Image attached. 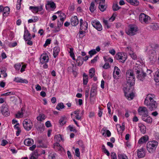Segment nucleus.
Instances as JSON below:
<instances>
[{
  "label": "nucleus",
  "instance_id": "nucleus-27",
  "mask_svg": "<svg viewBox=\"0 0 159 159\" xmlns=\"http://www.w3.org/2000/svg\"><path fill=\"white\" fill-rule=\"evenodd\" d=\"M116 127L118 132L120 131V133H122L125 129L124 124V123H122L121 125L117 124L116 125Z\"/></svg>",
  "mask_w": 159,
  "mask_h": 159
},
{
  "label": "nucleus",
  "instance_id": "nucleus-49",
  "mask_svg": "<svg viewBox=\"0 0 159 159\" xmlns=\"http://www.w3.org/2000/svg\"><path fill=\"white\" fill-rule=\"evenodd\" d=\"M65 106L63 105V104L62 103H58L57 107L56 108L58 110H60L61 109H63L64 108Z\"/></svg>",
  "mask_w": 159,
  "mask_h": 159
},
{
  "label": "nucleus",
  "instance_id": "nucleus-25",
  "mask_svg": "<svg viewBox=\"0 0 159 159\" xmlns=\"http://www.w3.org/2000/svg\"><path fill=\"white\" fill-rule=\"evenodd\" d=\"M148 139V137L147 136H144L139 140L138 143L139 144H141L143 143H146Z\"/></svg>",
  "mask_w": 159,
  "mask_h": 159
},
{
  "label": "nucleus",
  "instance_id": "nucleus-39",
  "mask_svg": "<svg viewBox=\"0 0 159 159\" xmlns=\"http://www.w3.org/2000/svg\"><path fill=\"white\" fill-rule=\"evenodd\" d=\"M96 7L95 6L94 2H92L89 7V10L91 12H93L96 10Z\"/></svg>",
  "mask_w": 159,
  "mask_h": 159
},
{
  "label": "nucleus",
  "instance_id": "nucleus-17",
  "mask_svg": "<svg viewBox=\"0 0 159 159\" xmlns=\"http://www.w3.org/2000/svg\"><path fill=\"white\" fill-rule=\"evenodd\" d=\"M71 24L73 26H76L79 23V20L76 16H72L71 19Z\"/></svg>",
  "mask_w": 159,
  "mask_h": 159
},
{
  "label": "nucleus",
  "instance_id": "nucleus-36",
  "mask_svg": "<svg viewBox=\"0 0 159 159\" xmlns=\"http://www.w3.org/2000/svg\"><path fill=\"white\" fill-rule=\"evenodd\" d=\"M54 148L56 150L58 151H61L63 149L62 147L60 145L59 143H56L54 144Z\"/></svg>",
  "mask_w": 159,
  "mask_h": 159
},
{
  "label": "nucleus",
  "instance_id": "nucleus-63",
  "mask_svg": "<svg viewBox=\"0 0 159 159\" xmlns=\"http://www.w3.org/2000/svg\"><path fill=\"white\" fill-rule=\"evenodd\" d=\"M130 56L134 60H136L137 59V57L136 54L133 52L129 54Z\"/></svg>",
  "mask_w": 159,
  "mask_h": 159
},
{
  "label": "nucleus",
  "instance_id": "nucleus-53",
  "mask_svg": "<svg viewBox=\"0 0 159 159\" xmlns=\"http://www.w3.org/2000/svg\"><path fill=\"white\" fill-rule=\"evenodd\" d=\"M151 47L152 48L157 49L159 48V45L156 43H153L151 44Z\"/></svg>",
  "mask_w": 159,
  "mask_h": 159
},
{
  "label": "nucleus",
  "instance_id": "nucleus-58",
  "mask_svg": "<svg viewBox=\"0 0 159 159\" xmlns=\"http://www.w3.org/2000/svg\"><path fill=\"white\" fill-rule=\"evenodd\" d=\"M21 66V65L20 63L16 64L14 65V67L16 70H19Z\"/></svg>",
  "mask_w": 159,
  "mask_h": 159
},
{
  "label": "nucleus",
  "instance_id": "nucleus-43",
  "mask_svg": "<svg viewBox=\"0 0 159 159\" xmlns=\"http://www.w3.org/2000/svg\"><path fill=\"white\" fill-rule=\"evenodd\" d=\"M118 159H128L127 156L123 153H119L118 154Z\"/></svg>",
  "mask_w": 159,
  "mask_h": 159
},
{
  "label": "nucleus",
  "instance_id": "nucleus-7",
  "mask_svg": "<svg viewBox=\"0 0 159 159\" xmlns=\"http://www.w3.org/2000/svg\"><path fill=\"white\" fill-rule=\"evenodd\" d=\"M116 58L117 60L122 63H124L127 58L126 54L124 52H118L116 55Z\"/></svg>",
  "mask_w": 159,
  "mask_h": 159
},
{
  "label": "nucleus",
  "instance_id": "nucleus-60",
  "mask_svg": "<svg viewBox=\"0 0 159 159\" xmlns=\"http://www.w3.org/2000/svg\"><path fill=\"white\" fill-rule=\"evenodd\" d=\"M56 154L54 153H52L49 155V157L50 159H55Z\"/></svg>",
  "mask_w": 159,
  "mask_h": 159
},
{
  "label": "nucleus",
  "instance_id": "nucleus-22",
  "mask_svg": "<svg viewBox=\"0 0 159 159\" xmlns=\"http://www.w3.org/2000/svg\"><path fill=\"white\" fill-rule=\"evenodd\" d=\"M60 51V48L58 46H56L53 49V55L55 58L57 56Z\"/></svg>",
  "mask_w": 159,
  "mask_h": 159
},
{
  "label": "nucleus",
  "instance_id": "nucleus-26",
  "mask_svg": "<svg viewBox=\"0 0 159 159\" xmlns=\"http://www.w3.org/2000/svg\"><path fill=\"white\" fill-rule=\"evenodd\" d=\"M47 6H49L51 8L53 9H55L56 7L55 3L54 2L51 1H47V4L46 5V8Z\"/></svg>",
  "mask_w": 159,
  "mask_h": 159
},
{
  "label": "nucleus",
  "instance_id": "nucleus-33",
  "mask_svg": "<svg viewBox=\"0 0 159 159\" xmlns=\"http://www.w3.org/2000/svg\"><path fill=\"white\" fill-rule=\"evenodd\" d=\"M60 20L61 22V24H60V25L63 24V22L66 18V15L64 13L61 12L60 13L59 16Z\"/></svg>",
  "mask_w": 159,
  "mask_h": 159
},
{
  "label": "nucleus",
  "instance_id": "nucleus-3",
  "mask_svg": "<svg viewBox=\"0 0 159 159\" xmlns=\"http://www.w3.org/2000/svg\"><path fill=\"white\" fill-rule=\"evenodd\" d=\"M134 73L133 70H128L126 72V77L127 84L130 86H133L135 83V79L134 75Z\"/></svg>",
  "mask_w": 159,
  "mask_h": 159
},
{
  "label": "nucleus",
  "instance_id": "nucleus-59",
  "mask_svg": "<svg viewBox=\"0 0 159 159\" xmlns=\"http://www.w3.org/2000/svg\"><path fill=\"white\" fill-rule=\"evenodd\" d=\"M56 138L58 142H60L62 140V136L60 134L57 135L56 136Z\"/></svg>",
  "mask_w": 159,
  "mask_h": 159
},
{
  "label": "nucleus",
  "instance_id": "nucleus-18",
  "mask_svg": "<svg viewBox=\"0 0 159 159\" xmlns=\"http://www.w3.org/2000/svg\"><path fill=\"white\" fill-rule=\"evenodd\" d=\"M24 29L25 30L23 36L24 39H25L28 38L32 39L31 35L26 26L25 27Z\"/></svg>",
  "mask_w": 159,
  "mask_h": 159
},
{
  "label": "nucleus",
  "instance_id": "nucleus-2",
  "mask_svg": "<svg viewBox=\"0 0 159 159\" xmlns=\"http://www.w3.org/2000/svg\"><path fill=\"white\" fill-rule=\"evenodd\" d=\"M133 71L136 75L137 78L140 81L144 80L146 76V74L144 72L141 67V66L136 64L133 67Z\"/></svg>",
  "mask_w": 159,
  "mask_h": 159
},
{
  "label": "nucleus",
  "instance_id": "nucleus-48",
  "mask_svg": "<svg viewBox=\"0 0 159 159\" xmlns=\"http://www.w3.org/2000/svg\"><path fill=\"white\" fill-rule=\"evenodd\" d=\"M96 91L95 88L93 87L91 88L90 91V96L93 97L96 95Z\"/></svg>",
  "mask_w": 159,
  "mask_h": 159
},
{
  "label": "nucleus",
  "instance_id": "nucleus-57",
  "mask_svg": "<svg viewBox=\"0 0 159 159\" xmlns=\"http://www.w3.org/2000/svg\"><path fill=\"white\" fill-rule=\"evenodd\" d=\"M31 39L28 38L27 39H24L25 41L27 42V44L29 46H32L33 45V43L32 41L31 40Z\"/></svg>",
  "mask_w": 159,
  "mask_h": 159
},
{
  "label": "nucleus",
  "instance_id": "nucleus-64",
  "mask_svg": "<svg viewBox=\"0 0 159 159\" xmlns=\"http://www.w3.org/2000/svg\"><path fill=\"white\" fill-rule=\"evenodd\" d=\"M75 155L77 157H80V152L79 151V148H76L75 150Z\"/></svg>",
  "mask_w": 159,
  "mask_h": 159
},
{
  "label": "nucleus",
  "instance_id": "nucleus-29",
  "mask_svg": "<svg viewBox=\"0 0 159 159\" xmlns=\"http://www.w3.org/2000/svg\"><path fill=\"white\" fill-rule=\"evenodd\" d=\"M138 126L140 129V130L142 133L144 134L146 130L145 126L142 124L139 123L138 124Z\"/></svg>",
  "mask_w": 159,
  "mask_h": 159
},
{
  "label": "nucleus",
  "instance_id": "nucleus-31",
  "mask_svg": "<svg viewBox=\"0 0 159 159\" xmlns=\"http://www.w3.org/2000/svg\"><path fill=\"white\" fill-rule=\"evenodd\" d=\"M66 122L67 119L65 116L61 117L59 121V123L61 126H62L65 124Z\"/></svg>",
  "mask_w": 159,
  "mask_h": 159
},
{
  "label": "nucleus",
  "instance_id": "nucleus-46",
  "mask_svg": "<svg viewBox=\"0 0 159 159\" xmlns=\"http://www.w3.org/2000/svg\"><path fill=\"white\" fill-rule=\"evenodd\" d=\"M76 66L74 64H72L71 66H69L67 69V71L70 74L74 70V68Z\"/></svg>",
  "mask_w": 159,
  "mask_h": 159
},
{
  "label": "nucleus",
  "instance_id": "nucleus-38",
  "mask_svg": "<svg viewBox=\"0 0 159 159\" xmlns=\"http://www.w3.org/2000/svg\"><path fill=\"white\" fill-rule=\"evenodd\" d=\"M88 77L85 73L83 75V84L84 85H86L88 82Z\"/></svg>",
  "mask_w": 159,
  "mask_h": 159
},
{
  "label": "nucleus",
  "instance_id": "nucleus-44",
  "mask_svg": "<svg viewBox=\"0 0 159 159\" xmlns=\"http://www.w3.org/2000/svg\"><path fill=\"white\" fill-rule=\"evenodd\" d=\"M69 53H70V56L72 58L73 60H75V56L73 52V48H69Z\"/></svg>",
  "mask_w": 159,
  "mask_h": 159
},
{
  "label": "nucleus",
  "instance_id": "nucleus-16",
  "mask_svg": "<svg viewBox=\"0 0 159 159\" xmlns=\"http://www.w3.org/2000/svg\"><path fill=\"white\" fill-rule=\"evenodd\" d=\"M13 81L17 83L27 84L28 83V80L26 79H22L19 77L15 78Z\"/></svg>",
  "mask_w": 159,
  "mask_h": 159
},
{
  "label": "nucleus",
  "instance_id": "nucleus-5",
  "mask_svg": "<svg viewBox=\"0 0 159 159\" xmlns=\"http://www.w3.org/2000/svg\"><path fill=\"white\" fill-rule=\"evenodd\" d=\"M138 31V28L136 25H130L126 30V33L128 35L132 36L135 34Z\"/></svg>",
  "mask_w": 159,
  "mask_h": 159
},
{
  "label": "nucleus",
  "instance_id": "nucleus-45",
  "mask_svg": "<svg viewBox=\"0 0 159 159\" xmlns=\"http://www.w3.org/2000/svg\"><path fill=\"white\" fill-rule=\"evenodd\" d=\"M39 20V18L37 16H34L33 18L30 19L28 20L29 23L35 22Z\"/></svg>",
  "mask_w": 159,
  "mask_h": 159
},
{
  "label": "nucleus",
  "instance_id": "nucleus-47",
  "mask_svg": "<svg viewBox=\"0 0 159 159\" xmlns=\"http://www.w3.org/2000/svg\"><path fill=\"white\" fill-rule=\"evenodd\" d=\"M79 31V37L80 38H82L85 35L86 32L85 30H80Z\"/></svg>",
  "mask_w": 159,
  "mask_h": 159
},
{
  "label": "nucleus",
  "instance_id": "nucleus-10",
  "mask_svg": "<svg viewBox=\"0 0 159 159\" xmlns=\"http://www.w3.org/2000/svg\"><path fill=\"white\" fill-rule=\"evenodd\" d=\"M80 111L79 110H76L71 114L72 117L75 118L78 120H81L82 115L83 114V111L82 112L81 114H80Z\"/></svg>",
  "mask_w": 159,
  "mask_h": 159
},
{
  "label": "nucleus",
  "instance_id": "nucleus-37",
  "mask_svg": "<svg viewBox=\"0 0 159 159\" xmlns=\"http://www.w3.org/2000/svg\"><path fill=\"white\" fill-rule=\"evenodd\" d=\"M38 153L36 152H34L30 155L29 159H37L38 158Z\"/></svg>",
  "mask_w": 159,
  "mask_h": 159
},
{
  "label": "nucleus",
  "instance_id": "nucleus-4",
  "mask_svg": "<svg viewBox=\"0 0 159 159\" xmlns=\"http://www.w3.org/2000/svg\"><path fill=\"white\" fill-rule=\"evenodd\" d=\"M158 144V142L155 140L149 141L147 144V149L149 153H153Z\"/></svg>",
  "mask_w": 159,
  "mask_h": 159
},
{
  "label": "nucleus",
  "instance_id": "nucleus-32",
  "mask_svg": "<svg viewBox=\"0 0 159 159\" xmlns=\"http://www.w3.org/2000/svg\"><path fill=\"white\" fill-rule=\"evenodd\" d=\"M23 109L21 108V110L19 111L15 115V116L17 118H20L23 116L24 113L23 112Z\"/></svg>",
  "mask_w": 159,
  "mask_h": 159
},
{
  "label": "nucleus",
  "instance_id": "nucleus-28",
  "mask_svg": "<svg viewBox=\"0 0 159 159\" xmlns=\"http://www.w3.org/2000/svg\"><path fill=\"white\" fill-rule=\"evenodd\" d=\"M10 11V9L8 7H4L3 11V15L4 16H7L9 14Z\"/></svg>",
  "mask_w": 159,
  "mask_h": 159
},
{
  "label": "nucleus",
  "instance_id": "nucleus-52",
  "mask_svg": "<svg viewBox=\"0 0 159 159\" xmlns=\"http://www.w3.org/2000/svg\"><path fill=\"white\" fill-rule=\"evenodd\" d=\"M133 49L131 47L129 46L127 47L125 49V50L129 54H131L133 52Z\"/></svg>",
  "mask_w": 159,
  "mask_h": 159
},
{
  "label": "nucleus",
  "instance_id": "nucleus-61",
  "mask_svg": "<svg viewBox=\"0 0 159 159\" xmlns=\"http://www.w3.org/2000/svg\"><path fill=\"white\" fill-rule=\"evenodd\" d=\"M116 16V13H114L111 17L109 19V20L111 21H113L115 19V18Z\"/></svg>",
  "mask_w": 159,
  "mask_h": 159
},
{
  "label": "nucleus",
  "instance_id": "nucleus-8",
  "mask_svg": "<svg viewBox=\"0 0 159 159\" xmlns=\"http://www.w3.org/2000/svg\"><path fill=\"white\" fill-rule=\"evenodd\" d=\"M23 125L24 129L27 131L30 130L33 126L32 122L28 119H25L23 121Z\"/></svg>",
  "mask_w": 159,
  "mask_h": 159
},
{
  "label": "nucleus",
  "instance_id": "nucleus-50",
  "mask_svg": "<svg viewBox=\"0 0 159 159\" xmlns=\"http://www.w3.org/2000/svg\"><path fill=\"white\" fill-rule=\"evenodd\" d=\"M102 149L104 152L106 154L107 156L110 155V153L109 151L106 148L104 145H103L102 146Z\"/></svg>",
  "mask_w": 159,
  "mask_h": 159
},
{
  "label": "nucleus",
  "instance_id": "nucleus-13",
  "mask_svg": "<svg viewBox=\"0 0 159 159\" xmlns=\"http://www.w3.org/2000/svg\"><path fill=\"white\" fill-rule=\"evenodd\" d=\"M80 30H86L88 28V23L85 21H83L82 19H81L80 20Z\"/></svg>",
  "mask_w": 159,
  "mask_h": 159
},
{
  "label": "nucleus",
  "instance_id": "nucleus-21",
  "mask_svg": "<svg viewBox=\"0 0 159 159\" xmlns=\"http://www.w3.org/2000/svg\"><path fill=\"white\" fill-rule=\"evenodd\" d=\"M142 118V120L147 123H151L152 122V119L148 114L147 116H143Z\"/></svg>",
  "mask_w": 159,
  "mask_h": 159
},
{
  "label": "nucleus",
  "instance_id": "nucleus-35",
  "mask_svg": "<svg viewBox=\"0 0 159 159\" xmlns=\"http://www.w3.org/2000/svg\"><path fill=\"white\" fill-rule=\"evenodd\" d=\"M154 79L156 82H159V69L155 72L154 76Z\"/></svg>",
  "mask_w": 159,
  "mask_h": 159
},
{
  "label": "nucleus",
  "instance_id": "nucleus-56",
  "mask_svg": "<svg viewBox=\"0 0 159 159\" xmlns=\"http://www.w3.org/2000/svg\"><path fill=\"white\" fill-rule=\"evenodd\" d=\"M22 0H17L16 5V8L17 10H19L21 7V2Z\"/></svg>",
  "mask_w": 159,
  "mask_h": 159
},
{
  "label": "nucleus",
  "instance_id": "nucleus-12",
  "mask_svg": "<svg viewBox=\"0 0 159 159\" xmlns=\"http://www.w3.org/2000/svg\"><path fill=\"white\" fill-rule=\"evenodd\" d=\"M150 17L144 13H141L139 16V20L142 23H147Z\"/></svg>",
  "mask_w": 159,
  "mask_h": 159
},
{
  "label": "nucleus",
  "instance_id": "nucleus-34",
  "mask_svg": "<svg viewBox=\"0 0 159 159\" xmlns=\"http://www.w3.org/2000/svg\"><path fill=\"white\" fill-rule=\"evenodd\" d=\"M126 1L130 4L138 6L139 4V2L138 0H126Z\"/></svg>",
  "mask_w": 159,
  "mask_h": 159
},
{
  "label": "nucleus",
  "instance_id": "nucleus-42",
  "mask_svg": "<svg viewBox=\"0 0 159 159\" xmlns=\"http://www.w3.org/2000/svg\"><path fill=\"white\" fill-rule=\"evenodd\" d=\"M89 76L91 78H92L95 75V69L93 68H92L90 69L89 71Z\"/></svg>",
  "mask_w": 159,
  "mask_h": 159
},
{
  "label": "nucleus",
  "instance_id": "nucleus-15",
  "mask_svg": "<svg viewBox=\"0 0 159 159\" xmlns=\"http://www.w3.org/2000/svg\"><path fill=\"white\" fill-rule=\"evenodd\" d=\"M145 149L143 147L137 150V156L139 158L144 157L145 156Z\"/></svg>",
  "mask_w": 159,
  "mask_h": 159
},
{
  "label": "nucleus",
  "instance_id": "nucleus-51",
  "mask_svg": "<svg viewBox=\"0 0 159 159\" xmlns=\"http://www.w3.org/2000/svg\"><path fill=\"white\" fill-rule=\"evenodd\" d=\"M120 8L117 3H114L112 6V9L114 11H117Z\"/></svg>",
  "mask_w": 159,
  "mask_h": 159
},
{
  "label": "nucleus",
  "instance_id": "nucleus-30",
  "mask_svg": "<svg viewBox=\"0 0 159 159\" xmlns=\"http://www.w3.org/2000/svg\"><path fill=\"white\" fill-rule=\"evenodd\" d=\"M77 64L78 66H81L83 63V58L81 56H79L76 60Z\"/></svg>",
  "mask_w": 159,
  "mask_h": 159
},
{
  "label": "nucleus",
  "instance_id": "nucleus-14",
  "mask_svg": "<svg viewBox=\"0 0 159 159\" xmlns=\"http://www.w3.org/2000/svg\"><path fill=\"white\" fill-rule=\"evenodd\" d=\"M91 23L93 26L98 30L100 31L102 30V26L98 21L94 20Z\"/></svg>",
  "mask_w": 159,
  "mask_h": 159
},
{
  "label": "nucleus",
  "instance_id": "nucleus-40",
  "mask_svg": "<svg viewBox=\"0 0 159 159\" xmlns=\"http://www.w3.org/2000/svg\"><path fill=\"white\" fill-rule=\"evenodd\" d=\"M46 118L45 115L44 114H41L37 117V119L39 121H42L44 120Z\"/></svg>",
  "mask_w": 159,
  "mask_h": 159
},
{
  "label": "nucleus",
  "instance_id": "nucleus-24",
  "mask_svg": "<svg viewBox=\"0 0 159 159\" xmlns=\"http://www.w3.org/2000/svg\"><path fill=\"white\" fill-rule=\"evenodd\" d=\"M124 91L125 95L128 100H132L134 96V94L133 93H131L129 94H128L125 90H124Z\"/></svg>",
  "mask_w": 159,
  "mask_h": 159
},
{
  "label": "nucleus",
  "instance_id": "nucleus-23",
  "mask_svg": "<svg viewBox=\"0 0 159 159\" xmlns=\"http://www.w3.org/2000/svg\"><path fill=\"white\" fill-rule=\"evenodd\" d=\"M24 143L27 146H30L34 143V141L32 139L28 138L25 140Z\"/></svg>",
  "mask_w": 159,
  "mask_h": 159
},
{
  "label": "nucleus",
  "instance_id": "nucleus-62",
  "mask_svg": "<svg viewBox=\"0 0 159 159\" xmlns=\"http://www.w3.org/2000/svg\"><path fill=\"white\" fill-rule=\"evenodd\" d=\"M111 159H117L116 154L114 152H112L111 153Z\"/></svg>",
  "mask_w": 159,
  "mask_h": 159
},
{
  "label": "nucleus",
  "instance_id": "nucleus-55",
  "mask_svg": "<svg viewBox=\"0 0 159 159\" xmlns=\"http://www.w3.org/2000/svg\"><path fill=\"white\" fill-rule=\"evenodd\" d=\"M17 45V43L16 42H10L9 43L8 46L10 48H13L16 46Z\"/></svg>",
  "mask_w": 159,
  "mask_h": 159
},
{
  "label": "nucleus",
  "instance_id": "nucleus-20",
  "mask_svg": "<svg viewBox=\"0 0 159 159\" xmlns=\"http://www.w3.org/2000/svg\"><path fill=\"white\" fill-rule=\"evenodd\" d=\"M120 70L117 66H115L114 68V70L113 72V76L115 79H117V77L119 75Z\"/></svg>",
  "mask_w": 159,
  "mask_h": 159
},
{
  "label": "nucleus",
  "instance_id": "nucleus-9",
  "mask_svg": "<svg viewBox=\"0 0 159 159\" xmlns=\"http://www.w3.org/2000/svg\"><path fill=\"white\" fill-rule=\"evenodd\" d=\"M139 114L142 116H147L148 114L147 108L144 107H139L138 110Z\"/></svg>",
  "mask_w": 159,
  "mask_h": 159
},
{
  "label": "nucleus",
  "instance_id": "nucleus-54",
  "mask_svg": "<svg viewBox=\"0 0 159 159\" xmlns=\"http://www.w3.org/2000/svg\"><path fill=\"white\" fill-rule=\"evenodd\" d=\"M96 53V51L95 49L91 50L89 52V54L91 57H92Z\"/></svg>",
  "mask_w": 159,
  "mask_h": 159
},
{
  "label": "nucleus",
  "instance_id": "nucleus-19",
  "mask_svg": "<svg viewBox=\"0 0 159 159\" xmlns=\"http://www.w3.org/2000/svg\"><path fill=\"white\" fill-rule=\"evenodd\" d=\"M49 57L46 54H43L42 55L40 61L42 63H47L49 60Z\"/></svg>",
  "mask_w": 159,
  "mask_h": 159
},
{
  "label": "nucleus",
  "instance_id": "nucleus-1",
  "mask_svg": "<svg viewBox=\"0 0 159 159\" xmlns=\"http://www.w3.org/2000/svg\"><path fill=\"white\" fill-rule=\"evenodd\" d=\"M155 97V95L154 94H148L147 95L144 102V104L148 106L151 111L155 110L157 106V103L154 99Z\"/></svg>",
  "mask_w": 159,
  "mask_h": 159
},
{
  "label": "nucleus",
  "instance_id": "nucleus-41",
  "mask_svg": "<svg viewBox=\"0 0 159 159\" xmlns=\"http://www.w3.org/2000/svg\"><path fill=\"white\" fill-rule=\"evenodd\" d=\"M103 3H99L98 7L99 8L102 12H103L105 11L107 7L105 5H103Z\"/></svg>",
  "mask_w": 159,
  "mask_h": 159
},
{
  "label": "nucleus",
  "instance_id": "nucleus-11",
  "mask_svg": "<svg viewBox=\"0 0 159 159\" xmlns=\"http://www.w3.org/2000/svg\"><path fill=\"white\" fill-rule=\"evenodd\" d=\"M43 6L40 5L39 6H30L29 9L34 13L37 14L39 11H41L43 10Z\"/></svg>",
  "mask_w": 159,
  "mask_h": 159
},
{
  "label": "nucleus",
  "instance_id": "nucleus-6",
  "mask_svg": "<svg viewBox=\"0 0 159 159\" xmlns=\"http://www.w3.org/2000/svg\"><path fill=\"white\" fill-rule=\"evenodd\" d=\"M0 113L4 116H8L10 115V112L8 106L5 104H3L0 107Z\"/></svg>",
  "mask_w": 159,
  "mask_h": 159
}]
</instances>
